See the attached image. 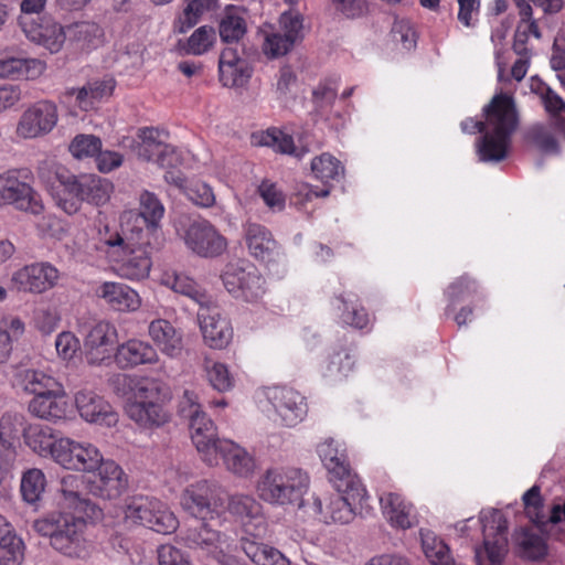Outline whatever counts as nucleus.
<instances>
[{"instance_id":"obj_6","label":"nucleus","mask_w":565,"mask_h":565,"mask_svg":"<svg viewBox=\"0 0 565 565\" xmlns=\"http://www.w3.org/2000/svg\"><path fill=\"white\" fill-rule=\"evenodd\" d=\"M102 241L113 248L122 262V275L130 279H141L148 276L151 268V253L159 248V241L149 237V232L130 230L127 232H110L105 226Z\"/></svg>"},{"instance_id":"obj_30","label":"nucleus","mask_w":565,"mask_h":565,"mask_svg":"<svg viewBox=\"0 0 565 565\" xmlns=\"http://www.w3.org/2000/svg\"><path fill=\"white\" fill-rule=\"evenodd\" d=\"M157 360L156 350L150 344L139 340H129L115 349V361L120 369L153 363Z\"/></svg>"},{"instance_id":"obj_46","label":"nucleus","mask_w":565,"mask_h":565,"mask_svg":"<svg viewBox=\"0 0 565 565\" xmlns=\"http://www.w3.org/2000/svg\"><path fill=\"white\" fill-rule=\"evenodd\" d=\"M66 479L62 481L61 492L68 503L75 510L83 512L87 518L97 519L102 515V509L93 503L89 499L81 497L78 491L66 489Z\"/></svg>"},{"instance_id":"obj_42","label":"nucleus","mask_w":565,"mask_h":565,"mask_svg":"<svg viewBox=\"0 0 565 565\" xmlns=\"http://www.w3.org/2000/svg\"><path fill=\"white\" fill-rule=\"evenodd\" d=\"M217 0H188V4L179 18L177 30L179 33H185L193 28L200 17L209 10H212Z\"/></svg>"},{"instance_id":"obj_24","label":"nucleus","mask_w":565,"mask_h":565,"mask_svg":"<svg viewBox=\"0 0 565 565\" xmlns=\"http://www.w3.org/2000/svg\"><path fill=\"white\" fill-rule=\"evenodd\" d=\"M29 411L32 415L46 419L58 420L67 416L71 411V404L63 387L60 385L57 388L34 396L29 403Z\"/></svg>"},{"instance_id":"obj_33","label":"nucleus","mask_w":565,"mask_h":565,"mask_svg":"<svg viewBox=\"0 0 565 565\" xmlns=\"http://www.w3.org/2000/svg\"><path fill=\"white\" fill-rule=\"evenodd\" d=\"M96 294L118 311H134L140 305L138 294L124 284L104 282Z\"/></svg>"},{"instance_id":"obj_54","label":"nucleus","mask_w":565,"mask_h":565,"mask_svg":"<svg viewBox=\"0 0 565 565\" xmlns=\"http://www.w3.org/2000/svg\"><path fill=\"white\" fill-rule=\"evenodd\" d=\"M260 198L264 200L266 205L270 209L281 211L285 207V195L277 189V185L269 180H264L258 189Z\"/></svg>"},{"instance_id":"obj_11","label":"nucleus","mask_w":565,"mask_h":565,"mask_svg":"<svg viewBox=\"0 0 565 565\" xmlns=\"http://www.w3.org/2000/svg\"><path fill=\"white\" fill-rule=\"evenodd\" d=\"M51 458L65 469L93 472L100 463L102 454L90 444L84 445L61 437Z\"/></svg>"},{"instance_id":"obj_40","label":"nucleus","mask_w":565,"mask_h":565,"mask_svg":"<svg viewBox=\"0 0 565 565\" xmlns=\"http://www.w3.org/2000/svg\"><path fill=\"white\" fill-rule=\"evenodd\" d=\"M311 171L315 177L327 183L329 180L340 181L344 175V167L329 153H322L311 161Z\"/></svg>"},{"instance_id":"obj_16","label":"nucleus","mask_w":565,"mask_h":565,"mask_svg":"<svg viewBox=\"0 0 565 565\" xmlns=\"http://www.w3.org/2000/svg\"><path fill=\"white\" fill-rule=\"evenodd\" d=\"M128 487V478L121 467L113 460H104L87 481L89 493L104 500L119 498Z\"/></svg>"},{"instance_id":"obj_31","label":"nucleus","mask_w":565,"mask_h":565,"mask_svg":"<svg viewBox=\"0 0 565 565\" xmlns=\"http://www.w3.org/2000/svg\"><path fill=\"white\" fill-rule=\"evenodd\" d=\"M547 526H543L540 530L537 525L535 527H525L516 536V545L519 554L522 558L539 562L544 559L548 554V545L546 542Z\"/></svg>"},{"instance_id":"obj_35","label":"nucleus","mask_w":565,"mask_h":565,"mask_svg":"<svg viewBox=\"0 0 565 565\" xmlns=\"http://www.w3.org/2000/svg\"><path fill=\"white\" fill-rule=\"evenodd\" d=\"M83 203L100 206L107 203L113 192V183L96 174L77 175Z\"/></svg>"},{"instance_id":"obj_47","label":"nucleus","mask_w":565,"mask_h":565,"mask_svg":"<svg viewBox=\"0 0 565 565\" xmlns=\"http://www.w3.org/2000/svg\"><path fill=\"white\" fill-rule=\"evenodd\" d=\"M215 40L216 33L212 26H200L188 39L186 53L201 55L212 47Z\"/></svg>"},{"instance_id":"obj_7","label":"nucleus","mask_w":565,"mask_h":565,"mask_svg":"<svg viewBox=\"0 0 565 565\" xmlns=\"http://www.w3.org/2000/svg\"><path fill=\"white\" fill-rule=\"evenodd\" d=\"M309 478L299 468L268 469L257 484L259 498L270 504L303 505Z\"/></svg>"},{"instance_id":"obj_57","label":"nucleus","mask_w":565,"mask_h":565,"mask_svg":"<svg viewBox=\"0 0 565 565\" xmlns=\"http://www.w3.org/2000/svg\"><path fill=\"white\" fill-rule=\"evenodd\" d=\"M186 195L194 204L202 207H210L215 202L212 188L203 182H196L186 190Z\"/></svg>"},{"instance_id":"obj_2","label":"nucleus","mask_w":565,"mask_h":565,"mask_svg":"<svg viewBox=\"0 0 565 565\" xmlns=\"http://www.w3.org/2000/svg\"><path fill=\"white\" fill-rule=\"evenodd\" d=\"M488 124L492 131H486V124L481 120L467 119L461 128L467 132H481L477 142V152L481 161L499 162L507 158L511 135L518 126V115L512 97L499 94L483 108Z\"/></svg>"},{"instance_id":"obj_17","label":"nucleus","mask_w":565,"mask_h":565,"mask_svg":"<svg viewBox=\"0 0 565 565\" xmlns=\"http://www.w3.org/2000/svg\"><path fill=\"white\" fill-rule=\"evenodd\" d=\"M0 204H12L15 209L34 215L44 210L40 194L28 183L20 181L13 171L0 174Z\"/></svg>"},{"instance_id":"obj_14","label":"nucleus","mask_w":565,"mask_h":565,"mask_svg":"<svg viewBox=\"0 0 565 565\" xmlns=\"http://www.w3.org/2000/svg\"><path fill=\"white\" fill-rule=\"evenodd\" d=\"M303 18L300 13L288 11L279 18V31L269 33L263 45L264 53L276 58L290 52L303 39Z\"/></svg>"},{"instance_id":"obj_21","label":"nucleus","mask_w":565,"mask_h":565,"mask_svg":"<svg viewBox=\"0 0 565 565\" xmlns=\"http://www.w3.org/2000/svg\"><path fill=\"white\" fill-rule=\"evenodd\" d=\"M137 139L132 140L130 148L139 160H154L161 168L172 164L169 157L173 153V149L160 139L159 129L141 128L137 134Z\"/></svg>"},{"instance_id":"obj_56","label":"nucleus","mask_w":565,"mask_h":565,"mask_svg":"<svg viewBox=\"0 0 565 565\" xmlns=\"http://www.w3.org/2000/svg\"><path fill=\"white\" fill-rule=\"evenodd\" d=\"M24 427L23 417L10 414L3 415L0 419V440L10 444V440L17 438Z\"/></svg>"},{"instance_id":"obj_29","label":"nucleus","mask_w":565,"mask_h":565,"mask_svg":"<svg viewBox=\"0 0 565 565\" xmlns=\"http://www.w3.org/2000/svg\"><path fill=\"white\" fill-rule=\"evenodd\" d=\"M216 445L212 450V457L215 458L213 465H217V456H220L227 469L235 475L246 477L253 471L254 460L242 447L227 439Z\"/></svg>"},{"instance_id":"obj_3","label":"nucleus","mask_w":565,"mask_h":565,"mask_svg":"<svg viewBox=\"0 0 565 565\" xmlns=\"http://www.w3.org/2000/svg\"><path fill=\"white\" fill-rule=\"evenodd\" d=\"M321 461L329 472L338 494L331 498L328 513L333 522L350 523L355 515L354 505L364 499L366 491L355 473H352L347 458L333 447L332 441H326L318 447Z\"/></svg>"},{"instance_id":"obj_15","label":"nucleus","mask_w":565,"mask_h":565,"mask_svg":"<svg viewBox=\"0 0 565 565\" xmlns=\"http://www.w3.org/2000/svg\"><path fill=\"white\" fill-rule=\"evenodd\" d=\"M222 280L230 294L246 301H255L265 294V279L254 266L243 267L228 264L222 274Z\"/></svg>"},{"instance_id":"obj_20","label":"nucleus","mask_w":565,"mask_h":565,"mask_svg":"<svg viewBox=\"0 0 565 565\" xmlns=\"http://www.w3.org/2000/svg\"><path fill=\"white\" fill-rule=\"evenodd\" d=\"M58 270L49 263L26 265L15 271L12 282L20 291L42 294L52 289L58 280Z\"/></svg>"},{"instance_id":"obj_13","label":"nucleus","mask_w":565,"mask_h":565,"mask_svg":"<svg viewBox=\"0 0 565 565\" xmlns=\"http://www.w3.org/2000/svg\"><path fill=\"white\" fill-rule=\"evenodd\" d=\"M139 201L138 212L129 211L121 216L122 232L147 231L151 239L158 241L159 224L164 214V207L158 198L149 191H143Z\"/></svg>"},{"instance_id":"obj_48","label":"nucleus","mask_w":565,"mask_h":565,"mask_svg":"<svg viewBox=\"0 0 565 565\" xmlns=\"http://www.w3.org/2000/svg\"><path fill=\"white\" fill-rule=\"evenodd\" d=\"M220 81L226 87H241L247 83L252 75L248 63L220 66Z\"/></svg>"},{"instance_id":"obj_37","label":"nucleus","mask_w":565,"mask_h":565,"mask_svg":"<svg viewBox=\"0 0 565 565\" xmlns=\"http://www.w3.org/2000/svg\"><path fill=\"white\" fill-rule=\"evenodd\" d=\"M44 70V64L38 58L7 57L0 60V77L34 78Z\"/></svg>"},{"instance_id":"obj_1","label":"nucleus","mask_w":565,"mask_h":565,"mask_svg":"<svg viewBox=\"0 0 565 565\" xmlns=\"http://www.w3.org/2000/svg\"><path fill=\"white\" fill-rule=\"evenodd\" d=\"M226 491L207 480L190 486L181 497V504L193 520L182 535L184 544L192 550L213 554L222 550L225 535L217 529L220 514L225 507Z\"/></svg>"},{"instance_id":"obj_28","label":"nucleus","mask_w":565,"mask_h":565,"mask_svg":"<svg viewBox=\"0 0 565 565\" xmlns=\"http://www.w3.org/2000/svg\"><path fill=\"white\" fill-rule=\"evenodd\" d=\"M198 318L204 341L210 348L223 349L231 342L233 331L230 322L217 311L202 310Z\"/></svg>"},{"instance_id":"obj_41","label":"nucleus","mask_w":565,"mask_h":565,"mask_svg":"<svg viewBox=\"0 0 565 565\" xmlns=\"http://www.w3.org/2000/svg\"><path fill=\"white\" fill-rule=\"evenodd\" d=\"M46 480L42 470L32 468L26 470L21 479V493L23 500L28 503H36L40 501Z\"/></svg>"},{"instance_id":"obj_19","label":"nucleus","mask_w":565,"mask_h":565,"mask_svg":"<svg viewBox=\"0 0 565 565\" xmlns=\"http://www.w3.org/2000/svg\"><path fill=\"white\" fill-rule=\"evenodd\" d=\"M57 122L55 104L43 100L28 108L21 116L17 134L23 138H35L50 132Z\"/></svg>"},{"instance_id":"obj_55","label":"nucleus","mask_w":565,"mask_h":565,"mask_svg":"<svg viewBox=\"0 0 565 565\" xmlns=\"http://www.w3.org/2000/svg\"><path fill=\"white\" fill-rule=\"evenodd\" d=\"M337 96L338 92L334 87L327 83L319 84L312 92V102L316 105V111L322 114L331 108Z\"/></svg>"},{"instance_id":"obj_58","label":"nucleus","mask_w":565,"mask_h":565,"mask_svg":"<svg viewBox=\"0 0 565 565\" xmlns=\"http://www.w3.org/2000/svg\"><path fill=\"white\" fill-rule=\"evenodd\" d=\"M24 544L21 539H13L6 546H0V565H20L23 559Z\"/></svg>"},{"instance_id":"obj_63","label":"nucleus","mask_w":565,"mask_h":565,"mask_svg":"<svg viewBox=\"0 0 565 565\" xmlns=\"http://www.w3.org/2000/svg\"><path fill=\"white\" fill-rule=\"evenodd\" d=\"M58 321L57 313L49 309L38 311L35 318L36 327L43 334L52 333L56 329Z\"/></svg>"},{"instance_id":"obj_45","label":"nucleus","mask_w":565,"mask_h":565,"mask_svg":"<svg viewBox=\"0 0 565 565\" xmlns=\"http://www.w3.org/2000/svg\"><path fill=\"white\" fill-rule=\"evenodd\" d=\"M204 369L206 379L214 390L227 392L233 387V377L224 364L206 360Z\"/></svg>"},{"instance_id":"obj_5","label":"nucleus","mask_w":565,"mask_h":565,"mask_svg":"<svg viewBox=\"0 0 565 565\" xmlns=\"http://www.w3.org/2000/svg\"><path fill=\"white\" fill-rule=\"evenodd\" d=\"M134 401L126 405L127 416L146 429L167 424L171 414L166 404L171 399L170 387L153 377H139L132 386Z\"/></svg>"},{"instance_id":"obj_34","label":"nucleus","mask_w":565,"mask_h":565,"mask_svg":"<svg viewBox=\"0 0 565 565\" xmlns=\"http://www.w3.org/2000/svg\"><path fill=\"white\" fill-rule=\"evenodd\" d=\"M115 85L111 77L95 79L81 88H72L70 94L76 96V103L82 110L88 111L94 108L96 102L111 96Z\"/></svg>"},{"instance_id":"obj_38","label":"nucleus","mask_w":565,"mask_h":565,"mask_svg":"<svg viewBox=\"0 0 565 565\" xmlns=\"http://www.w3.org/2000/svg\"><path fill=\"white\" fill-rule=\"evenodd\" d=\"M247 31L246 21L237 13V9L227 7L218 24L221 40L226 43L238 42Z\"/></svg>"},{"instance_id":"obj_51","label":"nucleus","mask_w":565,"mask_h":565,"mask_svg":"<svg viewBox=\"0 0 565 565\" xmlns=\"http://www.w3.org/2000/svg\"><path fill=\"white\" fill-rule=\"evenodd\" d=\"M524 507L530 520L541 527L544 524L543 503L537 486L532 487L523 495Z\"/></svg>"},{"instance_id":"obj_49","label":"nucleus","mask_w":565,"mask_h":565,"mask_svg":"<svg viewBox=\"0 0 565 565\" xmlns=\"http://www.w3.org/2000/svg\"><path fill=\"white\" fill-rule=\"evenodd\" d=\"M227 502V509L232 514L238 516H250L254 518L259 514L260 505L250 495L246 494H234L228 495L226 493L225 503Z\"/></svg>"},{"instance_id":"obj_10","label":"nucleus","mask_w":565,"mask_h":565,"mask_svg":"<svg viewBox=\"0 0 565 565\" xmlns=\"http://www.w3.org/2000/svg\"><path fill=\"white\" fill-rule=\"evenodd\" d=\"M125 520L131 524L146 526L160 534L177 530L178 520L160 501L148 498H134L125 508Z\"/></svg>"},{"instance_id":"obj_39","label":"nucleus","mask_w":565,"mask_h":565,"mask_svg":"<svg viewBox=\"0 0 565 565\" xmlns=\"http://www.w3.org/2000/svg\"><path fill=\"white\" fill-rule=\"evenodd\" d=\"M66 36L82 49L95 46L103 35L102 28L95 22L82 21L66 28Z\"/></svg>"},{"instance_id":"obj_61","label":"nucleus","mask_w":565,"mask_h":565,"mask_svg":"<svg viewBox=\"0 0 565 565\" xmlns=\"http://www.w3.org/2000/svg\"><path fill=\"white\" fill-rule=\"evenodd\" d=\"M392 35L396 42H401L405 50H412L416 46V33L409 23L401 21L394 23Z\"/></svg>"},{"instance_id":"obj_44","label":"nucleus","mask_w":565,"mask_h":565,"mask_svg":"<svg viewBox=\"0 0 565 565\" xmlns=\"http://www.w3.org/2000/svg\"><path fill=\"white\" fill-rule=\"evenodd\" d=\"M527 140L535 145L542 152L558 154L561 149L553 132L543 125H535L527 131Z\"/></svg>"},{"instance_id":"obj_53","label":"nucleus","mask_w":565,"mask_h":565,"mask_svg":"<svg viewBox=\"0 0 565 565\" xmlns=\"http://www.w3.org/2000/svg\"><path fill=\"white\" fill-rule=\"evenodd\" d=\"M158 563L159 565H193L184 551L170 544L158 548Z\"/></svg>"},{"instance_id":"obj_23","label":"nucleus","mask_w":565,"mask_h":565,"mask_svg":"<svg viewBox=\"0 0 565 565\" xmlns=\"http://www.w3.org/2000/svg\"><path fill=\"white\" fill-rule=\"evenodd\" d=\"M75 404L79 415L90 423L113 426L117 423V414L104 397L93 391L83 390L76 393Z\"/></svg>"},{"instance_id":"obj_18","label":"nucleus","mask_w":565,"mask_h":565,"mask_svg":"<svg viewBox=\"0 0 565 565\" xmlns=\"http://www.w3.org/2000/svg\"><path fill=\"white\" fill-rule=\"evenodd\" d=\"M19 24L25 36L51 53H57L66 39V32L63 26L49 17L38 18L20 15Z\"/></svg>"},{"instance_id":"obj_25","label":"nucleus","mask_w":565,"mask_h":565,"mask_svg":"<svg viewBox=\"0 0 565 565\" xmlns=\"http://www.w3.org/2000/svg\"><path fill=\"white\" fill-rule=\"evenodd\" d=\"M117 342L116 329L107 322L93 326L85 337L84 345L92 363L104 361L115 351Z\"/></svg>"},{"instance_id":"obj_32","label":"nucleus","mask_w":565,"mask_h":565,"mask_svg":"<svg viewBox=\"0 0 565 565\" xmlns=\"http://www.w3.org/2000/svg\"><path fill=\"white\" fill-rule=\"evenodd\" d=\"M24 443L41 457H52L58 437L55 430L44 424H29L22 429Z\"/></svg>"},{"instance_id":"obj_52","label":"nucleus","mask_w":565,"mask_h":565,"mask_svg":"<svg viewBox=\"0 0 565 565\" xmlns=\"http://www.w3.org/2000/svg\"><path fill=\"white\" fill-rule=\"evenodd\" d=\"M423 548L433 565H457L449 547L443 541L433 540L430 545L427 540H423Z\"/></svg>"},{"instance_id":"obj_8","label":"nucleus","mask_w":565,"mask_h":565,"mask_svg":"<svg viewBox=\"0 0 565 565\" xmlns=\"http://www.w3.org/2000/svg\"><path fill=\"white\" fill-rule=\"evenodd\" d=\"M38 177L46 185L61 210L70 215L79 211L83 196L77 185V175L60 164L43 161L38 167Z\"/></svg>"},{"instance_id":"obj_59","label":"nucleus","mask_w":565,"mask_h":565,"mask_svg":"<svg viewBox=\"0 0 565 565\" xmlns=\"http://www.w3.org/2000/svg\"><path fill=\"white\" fill-rule=\"evenodd\" d=\"M172 288L174 291L192 298L200 305L204 303L206 299L205 294L199 289L195 281L188 277L177 276Z\"/></svg>"},{"instance_id":"obj_50","label":"nucleus","mask_w":565,"mask_h":565,"mask_svg":"<svg viewBox=\"0 0 565 565\" xmlns=\"http://www.w3.org/2000/svg\"><path fill=\"white\" fill-rule=\"evenodd\" d=\"M68 149L77 159L94 157L102 150V140L94 135H77Z\"/></svg>"},{"instance_id":"obj_26","label":"nucleus","mask_w":565,"mask_h":565,"mask_svg":"<svg viewBox=\"0 0 565 565\" xmlns=\"http://www.w3.org/2000/svg\"><path fill=\"white\" fill-rule=\"evenodd\" d=\"M245 239L249 254L257 260L271 263L279 255L277 241L264 225L248 223L245 227Z\"/></svg>"},{"instance_id":"obj_64","label":"nucleus","mask_w":565,"mask_h":565,"mask_svg":"<svg viewBox=\"0 0 565 565\" xmlns=\"http://www.w3.org/2000/svg\"><path fill=\"white\" fill-rule=\"evenodd\" d=\"M551 66L555 71L565 70V38L554 40Z\"/></svg>"},{"instance_id":"obj_60","label":"nucleus","mask_w":565,"mask_h":565,"mask_svg":"<svg viewBox=\"0 0 565 565\" xmlns=\"http://www.w3.org/2000/svg\"><path fill=\"white\" fill-rule=\"evenodd\" d=\"M55 348L58 356L63 360H71L78 350V340L71 332H62L55 340Z\"/></svg>"},{"instance_id":"obj_4","label":"nucleus","mask_w":565,"mask_h":565,"mask_svg":"<svg viewBox=\"0 0 565 565\" xmlns=\"http://www.w3.org/2000/svg\"><path fill=\"white\" fill-rule=\"evenodd\" d=\"M33 530L50 539V545L57 552L73 558H86L89 544L84 533V516L65 511H52L34 520Z\"/></svg>"},{"instance_id":"obj_9","label":"nucleus","mask_w":565,"mask_h":565,"mask_svg":"<svg viewBox=\"0 0 565 565\" xmlns=\"http://www.w3.org/2000/svg\"><path fill=\"white\" fill-rule=\"evenodd\" d=\"M483 543L475 548L477 565H502L508 554V522L499 510L481 514Z\"/></svg>"},{"instance_id":"obj_12","label":"nucleus","mask_w":565,"mask_h":565,"mask_svg":"<svg viewBox=\"0 0 565 565\" xmlns=\"http://www.w3.org/2000/svg\"><path fill=\"white\" fill-rule=\"evenodd\" d=\"M186 247L202 258H215L227 248V239L206 220L192 222L184 233Z\"/></svg>"},{"instance_id":"obj_36","label":"nucleus","mask_w":565,"mask_h":565,"mask_svg":"<svg viewBox=\"0 0 565 565\" xmlns=\"http://www.w3.org/2000/svg\"><path fill=\"white\" fill-rule=\"evenodd\" d=\"M149 334L162 352L169 356L180 354L182 350L181 337L169 321L163 319L152 321L149 326Z\"/></svg>"},{"instance_id":"obj_22","label":"nucleus","mask_w":565,"mask_h":565,"mask_svg":"<svg viewBox=\"0 0 565 565\" xmlns=\"http://www.w3.org/2000/svg\"><path fill=\"white\" fill-rule=\"evenodd\" d=\"M189 427L191 438L199 452L204 455V460L213 466L215 458L212 457V450L223 439L217 438L216 428L206 414L200 412L198 407L190 409Z\"/></svg>"},{"instance_id":"obj_43","label":"nucleus","mask_w":565,"mask_h":565,"mask_svg":"<svg viewBox=\"0 0 565 565\" xmlns=\"http://www.w3.org/2000/svg\"><path fill=\"white\" fill-rule=\"evenodd\" d=\"M259 142L263 146L275 148V150L278 152L294 154L298 158H300L306 151L305 149L298 151L294 145L292 137L284 134L278 129L267 130V132L263 135Z\"/></svg>"},{"instance_id":"obj_27","label":"nucleus","mask_w":565,"mask_h":565,"mask_svg":"<svg viewBox=\"0 0 565 565\" xmlns=\"http://www.w3.org/2000/svg\"><path fill=\"white\" fill-rule=\"evenodd\" d=\"M270 399L286 426H295L306 414L303 397L292 388L275 387Z\"/></svg>"},{"instance_id":"obj_62","label":"nucleus","mask_w":565,"mask_h":565,"mask_svg":"<svg viewBox=\"0 0 565 565\" xmlns=\"http://www.w3.org/2000/svg\"><path fill=\"white\" fill-rule=\"evenodd\" d=\"M296 74L290 66L280 68L276 92L281 100H286L288 95L292 93V87L296 85Z\"/></svg>"}]
</instances>
